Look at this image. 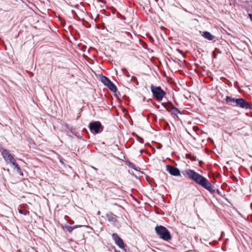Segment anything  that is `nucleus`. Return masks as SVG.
I'll use <instances>...</instances> for the list:
<instances>
[{
	"label": "nucleus",
	"instance_id": "nucleus-1",
	"mask_svg": "<svg viewBox=\"0 0 252 252\" xmlns=\"http://www.w3.org/2000/svg\"><path fill=\"white\" fill-rule=\"evenodd\" d=\"M186 173L189 178L194 180L207 190L211 192L215 191V190L213 189L211 184L208 180L198 173L190 169L186 170Z\"/></svg>",
	"mask_w": 252,
	"mask_h": 252
},
{
	"label": "nucleus",
	"instance_id": "nucleus-2",
	"mask_svg": "<svg viewBox=\"0 0 252 252\" xmlns=\"http://www.w3.org/2000/svg\"><path fill=\"white\" fill-rule=\"evenodd\" d=\"M155 231L160 238L165 241H168L171 238L169 231L162 225H157L155 227Z\"/></svg>",
	"mask_w": 252,
	"mask_h": 252
},
{
	"label": "nucleus",
	"instance_id": "nucleus-3",
	"mask_svg": "<svg viewBox=\"0 0 252 252\" xmlns=\"http://www.w3.org/2000/svg\"><path fill=\"white\" fill-rule=\"evenodd\" d=\"M151 90L154 97L158 101H161L166 94L160 87H156L153 85L151 86Z\"/></svg>",
	"mask_w": 252,
	"mask_h": 252
},
{
	"label": "nucleus",
	"instance_id": "nucleus-4",
	"mask_svg": "<svg viewBox=\"0 0 252 252\" xmlns=\"http://www.w3.org/2000/svg\"><path fill=\"white\" fill-rule=\"evenodd\" d=\"M89 127L92 132L95 133H98L100 132V129L102 130V126L101 123L98 121H95L90 123Z\"/></svg>",
	"mask_w": 252,
	"mask_h": 252
},
{
	"label": "nucleus",
	"instance_id": "nucleus-5",
	"mask_svg": "<svg viewBox=\"0 0 252 252\" xmlns=\"http://www.w3.org/2000/svg\"><path fill=\"white\" fill-rule=\"evenodd\" d=\"M166 170L172 175L175 176H180V171L179 169L174 166L170 165H166Z\"/></svg>",
	"mask_w": 252,
	"mask_h": 252
},
{
	"label": "nucleus",
	"instance_id": "nucleus-6",
	"mask_svg": "<svg viewBox=\"0 0 252 252\" xmlns=\"http://www.w3.org/2000/svg\"><path fill=\"white\" fill-rule=\"evenodd\" d=\"M112 238L115 244L121 249L125 248V244L123 240L116 233L112 234Z\"/></svg>",
	"mask_w": 252,
	"mask_h": 252
},
{
	"label": "nucleus",
	"instance_id": "nucleus-7",
	"mask_svg": "<svg viewBox=\"0 0 252 252\" xmlns=\"http://www.w3.org/2000/svg\"><path fill=\"white\" fill-rule=\"evenodd\" d=\"M2 155L7 163H10L12 161H14V160L15 159L13 155L10 154L7 150H3Z\"/></svg>",
	"mask_w": 252,
	"mask_h": 252
},
{
	"label": "nucleus",
	"instance_id": "nucleus-8",
	"mask_svg": "<svg viewBox=\"0 0 252 252\" xmlns=\"http://www.w3.org/2000/svg\"><path fill=\"white\" fill-rule=\"evenodd\" d=\"M236 104L237 106L244 109H248L250 107V104L243 98H237Z\"/></svg>",
	"mask_w": 252,
	"mask_h": 252
},
{
	"label": "nucleus",
	"instance_id": "nucleus-9",
	"mask_svg": "<svg viewBox=\"0 0 252 252\" xmlns=\"http://www.w3.org/2000/svg\"><path fill=\"white\" fill-rule=\"evenodd\" d=\"M167 111L177 115L178 113H180V111L176 107L174 106L172 104H169L165 107Z\"/></svg>",
	"mask_w": 252,
	"mask_h": 252
},
{
	"label": "nucleus",
	"instance_id": "nucleus-10",
	"mask_svg": "<svg viewBox=\"0 0 252 252\" xmlns=\"http://www.w3.org/2000/svg\"><path fill=\"white\" fill-rule=\"evenodd\" d=\"M106 216L108 220L111 223H115L117 220V216L113 213H107Z\"/></svg>",
	"mask_w": 252,
	"mask_h": 252
},
{
	"label": "nucleus",
	"instance_id": "nucleus-11",
	"mask_svg": "<svg viewBox=\"0 0 252 252\" xmlns=\"http://www.w3.org/2000/svg\"><path fill=\"white\" fill-rule=\"evenodd\" d=\"M200 33L202 36L208 40H213L215 38V36L211 34L209 32H200Z\"/></svg>",
	"mask_w": 252,
	"mask_h": 252
},
{
	"label": "nucleus",
	"instance_id": "nucleus-12",
	"mask_svg": "<svg viewBox=\"0 0 252 252\" xmlns=\"http://www.w3.org/2000/svg\"><path fill=\"white\" fill-rule=\"evenodd\" d=\"M101 81L106 86H107L111 82V81L107 77H106L104 76H102L101 77Z\"/></svg>",
	"mask_w": 252,
	"mask_h": 252
},
{
	"label": "nucleus",
	"instance_id": "nucleus-13",
	"mask_svg": "<svg viewBox=\"0 0 252 252\" xmlns=\"http://www.w3.org/2000/svg\"><path fill=\"white\" fill-rule=\"evenodd\" d=\"M107 87L113 92H116L117 91L116 87L111 82L107 86Z\"/></svg>",
	"mask_w": 252,
	"mask_h": 252
},
{
	"label": "nucleus",
	"instance_id": "nucleus-14",
	"mask_svg": "<svg viewBox=\"0 0 252 252\" xmlns=\"http://www.w3.org/2000/svg\"><path fill=\"white\" fill-rule=\"evenodd\" d=\"M13 166H15V167L17 169V171L21 175H23V173L22 172L21 169L19 166L18 164L16 163L15 160H14V161H12L10 162Z\"/></svg>",
	"mask_w": 252,
	"mask_h": 252
},
{
	"label": "nucleus",
	"instance_id": "nucleus-15",
	"mask_svg": "<svg viewBox=\"0 0 252 252\" xmlns=\"http://www.w3.org/2000/svg\"><path fill=\"white\" fill-rule=\"evenodd\" d=\"M237 100V98H234L230 96H227L226 98V101L227 103L232 104V103H236V100Z\"/></svg>",
	"mask_w": 252,
	"mask_h": 252
},
{
	"label": "nucleus",
	"instance_id": "nucleus-16",
	"mask_svg": "<svg viewBox=\"0 0 252 252\" xmlns=\"http://www.w3.org/2000/svg\"><path fill=\"white\" fill-rule=\"evenodd\" d=\"M80 226H81V225H80V226H68L67 227V230H68L69 232H72V230H73L74 228H77V227H80Z\"/></svg>",
	"mask_w": 252,
	"mask_h": 252
},
{
	"label": "nucleus",
	"instance_id": "nucleus-17",
	"mask_svg": "<svg viewBox=\"0 0 252 252\" xmlns=\"http://www.w3.org/2000/svg\"><path fill=\"white\" fill-rule=\"evenodd\" d=\"M19 213L24 215H26L28 213H29V212L28 211L25 210H22V209L19 210Z\"/></svg>",
	"mask_w": 252,
	"mask_h": 252
},
{
	"label": "nucleus",
	"instance_id": "nucleus-18",
	"mask_svg": "<svg viewBox=\"0 0 252 252\" xmlns=\"http://www.w3.org/2000/svg\"><path fill=\"white\" fill-rule=\"evenodd\" d=\"M129 166L130 167L137 170V169L135 168V166L133 163H130Z\"/></svg>",
	"mask_w": 252,
	"mask_h": 252
},
{
	"label": "nucleus",
	"instance_id": "nucleus-19",
	"mask_svg": "<svg viewBox=\"0 0 252 252\" xmlns=\"http://www.w3.org/2000/svg\"><path fill=\"white\" fill-rule=\"evenodd\" d=\"M249 17H250V18L251 20L252 21V14H249Z\"/></svg>",
	"mask_w": 252,
	"mask_h": 252
},
{
	"label": "nucleus",
	"instance_id": "nucleus-20",
	"mask_svg": "<svg viewBox=\"0 0 252 252\" xmlns=\"http://www.w3.org/2000/svg\"><path fill=\"white\" fill-rule=\"evenodd\" d=\"M97 214L99 215V214H100V212H99V211H98V213H97Z\"/></svg>",
	"mask_w": 252,
	"mask_h": 252
},
{
	"label": "nucleus",
	"instance_id": "nucleus-21",
	"mask_svg": "<svg viewBox=\"0 0 252 252\" xmlns=\"http://www.w3.org/2000/svg\"><path fill=\"white\" fill-rule=\"evenodd\" d=\"M221 234H222V232H221ZM221 237H222V235H221Z\"/></svg>",
	"mask_w": 252,
	"mask_h": 252
}]
</instances>
